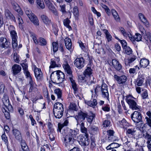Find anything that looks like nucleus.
<instances>
[{"instance_id": "f257e3e1", "label": "nucleus", "mask_w": 151, "mask_h": 151, "mask_svg": "<svg viewBox=\"0 0 151 151\" xmlns=\"http://www.w3.org/2000/svg\"><path fill=\"white\" fill-rule=\"evenodd\" d=\"M78 134L75 130L70 129L68 133L64 137V143L65 146L67 148L70 147L74 143Z\"/></svg>"}, {"instance_id": "f03ea898", "label": "nucleus", "mask_w": 151, "mask_h": 151, "mask_svg": "<svg viewBox=\"0 0 151 151\" xmlns=\"http://www.w3.org/2000/svg\"><path fill=\"white\" fill-rule=\"evenodd\" d=\"M63 67L66 72L67 74V77L70 80L71 83V86L73 89L74 91V93H78V88L77 85L75 82V81L73 78V75L72 74V71L70 68V66L68 63H66L65 64L63 65Z\"/></svg>"}, {"instance_id": "7ed1b4c3", "label": "nucleus", "mask_w": 151, "mask_h": 151, "mask_svg": "<svg viewBox=\"0 0 151 151\" xmlns=\"http://www.w3.org/2000/svg\"><path fill=\"white\" fill-rule=\"evenodd\" d=\"M107 85L105 83H103L101 86L97 85L94 89L95 93L97 94L100 92L103 97L108 98L109 97V93Z\"/></svg>"}, {"instance_id": "20e7f679", "label": "nucleus", "mask_w": 151, "mask_h": 151, "mask_svg": "<svg viewBox=\"0 0 151 151\" xmlns=\"http://www.w3.org/2000/svg\"><path fill=\"white\" fill-rule=\"evenodd\" d=\"M132 97L131 96H128L126 97V100L129 104V108L133 110H137L139 108L140 106L137 104L134 100L131 99Z\"/></svg>"}, {"instance_id": "39448f33", "label": "nucleus", "mask_w": 151, "mask_h": 151, "mask_svg": "<svg viewBox=\"0 0 151 151\" xmlns=\"http://www.w3.org/2000/svg\"><path fill=\"white\" fill-rule=\"evenodd\" d=\"M88 116V113L81 111L78 112L77 114L75 117L77 121V124L84 122V120L86 117Z\"/></svg>"}, {"instance_id": "423d86ee", "label": "nucleus", "mask_w": 151, "mask_h": 151, "mask_svg": "<svg viewBox=\"0 0 151 151\" xmlns=\"http://www.w3.org/2000/svg\"><path fill=\"white\" fill-rule=\"evenodd\" d=\"M29 34L30 37H31L35 43L36 44H38L42 45H46L47 43L46 41L43 38H40L39 41L37 39L36 35L33 32H29Z\"/></svg>"}, {"instance_id": "0eeeda50", "label": "nucleus", "mask_w": 151, "mask_h": 151, "mask_svg": "<svg viewBox=\"0 0 151 151\" xmlns=\"http://www.w3.org/2000/svg\"><path fill=\"white\" fill-rule=\"evenodd\" d=\"M131 117L132 121L136 124L139 123L142 119L141 113L138 111H134L131 114Z\"/></svg>"}, {"instance_id": "6e6552de", "label": "nucleus", "mask_w": 151, "mask_h": 151, "mask_svg": "<svg viewBox=\"0 0 151 151\" xmlns=\"http://www.w3.org/2000/svg\"><path fill=\"white\" fill-rule=\"evenodd\" d=\"M80 138L79 142L82 146H86L89 145L90 141L88 135H82L80 137Z\"/></svg>"}, {"instance_id": "1a4fd4ad", "label": "nucleus", "mask_w": 151, "mask_h": 151, "mask_svg": "<svg viewBox=\"0 0 151 151\" xmlns=\"http://www.w3.org/2000/svg\"><path fill=\"white\" fill-rule=\"evenodd\" d=\"M49 116L50 119L48 123V127H49V131H48V132L49 131L50 132V133L49 134V137L50 139L52 141L54 140L55 139V137L53 134L54 130L53 128L52 124V122L51 120L50 114H49Z\"/></svg>"}, {"instance_id": "9d476101", "label": "nucleus", "mask_w": 151, "mask_h": 151, "mask_svg": "<svg viewBox=\"0 0 151 151\" xmlns=\"http://www.w3.org/2000/svg\"><path fill=\"white\" fill-rule=\"evenodd\" d=\"M85 60L83 58H77L75 60L74 64L79 69H81L84 67Z\"/></svg>"}, {"instance_id": "9b49d317", "label": "nucleus", "mask_w": 151, "mask_h": 151, "mask_svg": "<svg viewBox=\"0 0 151 151\" xmlns=\"http://www.w3.org/2000/svg\"><path fill=\"white\" fill-rule=\"evenodd\" d=\"M10 45V42L6 38L4 37H1L0 38V47L5 48H7L9 47Z\"/></svg>"}, {"instance_id": "f8f14e48", "label": "nucleus", "mask_w": 151, "mask_h": 151, "mask_svg": "<svg viewBox=\"0 0 151 151\" xmlns=\"http://www.w3.org/2000/svg\"><path fill=\"white\" fill-rule=\"evenodd\" d=\"M114 78L119 84H124L126 82L127 80L126 76L124 75L119 76L116 75H115L114 76Z\"/></svg>"}, {"instance_id": "ddd939ff", "label": "nucleus", "mask_w": 151, "mask_h": 151, "mask_svg": "<svg viewBox=\"0 0 151 151\" xmlns=\"http://www.w3.org/2000/svg\"><path fill=\"white\" fill-rule=\"evenodd\" d=\"M58 70L52 72L50 76V79L52 82L58 84Z\"/></svg>"}, {"instance_id": "4468645a", "label": "nucleus", "mask_w": 151, "mask_h": 151, "mask_svg": "<svg viewBox=\"0 0 151 151\" xmlns=\"http://www.w3.org/2000/svg\"><path fill=\"white\" fill-rule=\"evenodd\" d=\"M144 80V76L141 74H139L137 78L134 81L135 86H141Z\"/></svg>"}, {"instance_id": "2eb2a0df", "label": "nucleus", "mask_w": 151, "mask_h": 151, "mask_svg": "<svg viewBox=\"0 0 151 151\" xmlns=\"http://www.w3.org/2000/svg\"><path fill=\"white\" fill-rule=\"evenodd\" d=\"M143 137L147 139V147L149 150L151 151V133L147 132L145 134H144Z\"/></svg>"}, {"instance_id": "dca6fc26", "label": "nucleus", "mask_w": 151, "mask_h": 151, "mask_svg": "<svg viewBox=\"0 0 151 151\" xmlns=\"http://www.w3.org/2000/svg\"><path fill=\"white\" fill-rule=\"evenodd\" d=\"M2 101L6 109H8L9 111H11L12 110V106L10 104L8 98H3Z\"/></svg>"}, {"instance_id": "f3484780", "label": "nucleus", "mask_w": 151, "mask_h": 151, "mask_svg": "<svg viewBox=\"0 0 151 151\" xmlns=\"http://www.w3.org/2000/svg\"><path fill=\"white\" fill-rule=\"evenodd\" d=\"M35 76L38 81L40 80L42 77V74L40 69L36 67L34 70Z\"/></svg>"}, {"instance_id": "a211bd4d", "label": "nucleus", "mask_w": 151, "mask_h": 151, "mask_svg": "<svg viewBox=\"0 0 151 151\" xmlns=\"http://www.w3.org/2000/svg\"><path fill=\"white\" fill-rule=\"evenodd\" d=\"M12 73L14 75H16L19 73L21 71L22 68L18 64H14L12 67Z\"/></svg>"}, {"instance_id": "6ab92c4d", "label": "nucleus", "mask_w": 151, "mask_h": 151, "mask_svg": "<svg viewBox=\"0 0 151 151\" xmlns=\"http://www.w3.org/2000/svg\"><path fill=\"white\" fill-rule=\"evenodd\" d=\"M13 133L15 138L19 141L22 139V136L19 130L16 129H13L12 130Z\"/></svg>"}, {"instance_id": "aec40b11", "label": "nucleus", "mask_w": 151, "mask_h": 151, "mask_svg": "<svg viewBox=\"0 0 151 151\" xmlns=\"http://www.w3.org/2000/svg\"><path fill=\"white\" fill-rule=\"evenodd\" d=\"M113 66L117 70H120L122 69V65L119 61L116 59H113L112 60Z\"/></svg>"}, {"instance_id": "412c9836", "label": "nucleus", "mask_w": 151, "mask_h": 151, "mask_svg": "<svg viewBox=\"0 0 151 151\" xmlns=\"http://www.w3.org/2000/svg\"><path fill=\"white\" fill-rule=\"evenodd\" d=\"M58 84L62 83L65 80V75L64 73L60 70H58Z\"/></svg>"}, {"instance_id": "4be33fe9", "label": "nucleus", "mask_w": 151, "mask_h": 151, "mask_svg": "<svg viewBox=\"0 0 151 151\" xmlns=\"http://www.w3.org/2000/svg\"><path fill=\"white\" fill-rule=\"evenodd\" d=\"M64 111L63 104L59 102H57L54 104L53 108V111Z\"/></svg>"}, {"instance_id": "5701e85b", "label": "nucleus", "mask_w": 151, "mask_h": 151, "mask_svg": "<svg viewBox=\"0 0 151 151\" xmlns=\"http://www.w3.org/2000/svg\"><path fill=\"white\" fill-rule=\"evenodd\" d=\"M4 14L6 18L11 19L14 21H15V17L9 10L5 9L4 11Z\"/></svg>"}, {"instance_id": "b1692460", "label": "nucleus", "mask_w": 151, "mask_h": 151, "mask_svg": "<svg viewBox=\"0 0 151 151\" xmlns=\"http://www.w3.org/2000/svg\"><path fill=\"white\" fill-rule=\"evenodd\" d=\"M65 46L67 49L70 50L72 48L71 41L70 39L66 38L64 39Z\"/></svg>"}, {"instance_id": "393cba45", "label": "nucleus", "mask_w": 151, "mask_h": 151, "mask_svg": "<svg viewBox=\"0 0 151 151\" xmlns=\"http://www.w3.org/2000/svg\"><path fill=\"white\" fill-rule=\"evenodd\" d=\"M138 17L140 21L146 26H148L149 23L144 15L142 14L139 13L138 14Z\"/></svg>"}, {"instance_id": "a878e982", "label": "nucleus", "mask_w": 151, "mask_h": 151, "mask_svg": "<svg viewBox=\"0 0 151 151\" xmlns=\"http://www.w3.org/2000/svg\"><path fill=\"white\" fill-rule=\"evenodd\" d=\"M21 149L19 150V151H30L28 147L24 140H21Z\"/></svg>"}, {"instance_id": "bb28decb", "label": "nucleus", "mask_w": 151, "mask_h": 151, "mask_svg": "<svg viewBox=\"0 0 151 151\" xmlns=\"http://www.w3.org/2000/svg\"><path fill=\"white\" fill-rule=\"evenodd\" d=\"M29 18L34 24L36 25H39V20L37 17L34 14L32 16H29Z\"/></svg>"}, {"instance_id": "cd10ccee", "label": "nucleus", "mask_w": 151, "mask_h": 151, "mask_svg": "<svg viewBox=\"0 0 151 151\" xmlns=\"http://www.w3.org/2000/svg\"><path fill=\"white\" fill-rule=\"evenodd\" d=\"M49 25H52V29H51L52 32L54 33V34L55 35H57V33L58 32V29L56 25L53 26L51 20H48V24Z\"/></svg>"}, {"instance_id": "c85d7f7f", "label": "nucleus", "mask_w": 151, "mask_h": 151, "mask_svg": "<svg viewBox=\"0 0 151 151\" xmlns=\"http://www.w3.org/2000/svg\"><path fill=\"white\" fill-rule=\"evenodd\" d=\"M95 116L94 114L91 112H90V114L86 118L87 122L90 124H91L93 121V119Z\"/></svg>"}, {"instance_id": "c756f323", "label": "nucleus", "mask_w": 151, "mask_h": 151, "mask_svg": "<svg viewBox=\"0 0 151 151\" xmlns=\"http://www.w3.org/2000/svg\"><path fill=\"white\" fill-rule=\"evenodd\" d=\"M149 63V60L145 58L142 59L140 62V64L141 67L146 68Z\"/></svg>"}, {"instance_id": "7c9ffc66", "label": "nucleus", "mask_w": 151, "mask_h": 151, "mask_svg": "<svg viewBox=\"0 0 151 151\" xmlns=\"http://www.w3.org/2000/svg\"><path fill=\"white\" fill-rule=\"evenodd\" d=\"M86 103L89 106L93 108H95L97 104V102L96 99H93L90 101L86 102Z\"/></svg>"}, {"instance_id": "2f4dec72", "label": "nucleus", "mask_w": 151, "mask_h": 151, "mask_svg": "<svg viewBox=\"0 0 151 151\" xmlns=\"http://www.w3.org/2000/svg\"><path fill=\"white\" fill-rule=\"evenodd\" d=\"M79 124L80 126L81 130L82 133L85 134L84 135H88L87 129L84 127V122H82L80 124H77V125Z\"/></svg>"}, {"instance_id": "473e14b6", "label": "nucleus", "mask_w": 151, "mask_h": 151, "mask_svg": "<svg viewBox=\"0 0 151 151\" xmlns=\"http://www.w3.org/2000/svg\"><path fill=\"white\" fill-rule=\"evenodd\" d=\"M111 11L115 20L117 22H119L120 19L117 12L113 9H111Z\"/></svg>"}, {"instance_id": "72a5a7b5", "label": "nucleus", "mask_w": 151, "mask_h": 151, "mask_svg": "<svg viewBox=\"0 0 151 151\" xmlns=\"http://www.w3.org/2000/svg\"><path fill=\"white\" fill-rule=\"evenodd\" d=\"M70 22V20L68 18H67L63 20V24L65 27L68 29L70 31L72 30L71 27L69 25V24Z\"/></svg>"}, {"instance_id": "f704fd0d", "label": "nucleus", "mask_w": 151, "mask_h": 151, "mask_svg": "<svg viewBox=\"0 0 151 151\" xmlns=\"http://www.w3.org/2000/svg\"><path fill=\"white\" fill-rule=\"evenodd\" d=\"M64 111H53L54 115L57 118H61L63 115Z\"/></svg>"}, {"instance_id": "c9c22d12", "label": "nucleus", "mask_w": 151, "mask_h": 151, "mask_svg": "<svg viewBox=\"0 0 151 151\" xmlns=\"http://www.w3.org/2000/svg\"><path fill=\"white\" fill-rule=\"evenodd\" d=\"M49 4L48 8L55 15L57 14V11L53 6L52 5V3L48 0V4Z\"/></svg>"}, {"instance_id": "e433bc0d", "label": "nucleus", "mask_w": 151, "mask_h": 151, "mask_svg": "<svg viewBox=\"0 0 151 151\" xmlns=\"http://www.w3.org/2000/svg\"><path fill=\"white\" fill-rule=\"evenodd\" d=\"M49 4L48 8L55 15L57 14V11L53 6L52 5V3L48 0V4Z\"/></svg>"}, {"instance_id": "4c0bfd02", "label": "nucleus", "mask_w": 151, "mask_h": 151, "mask_svg": "<svg viewBox=\"0 0 151 151\" xmlns=\"http://www.w3.org/2000/svg\"><path fill=\"white\" fill-rule=\"evenodd\" d=\"M103 31L104 33L105 34L106 38L108 42H110L111 41L112 37L109 32L107 29H104Z\"/></svg>"}, {"instance_id": "58836bf2", "label": "nucleus", "mask_w": 151, "mask_h": 151, "mask_svg": "<svg viewBox=\"0 0 151 151\" xmlns=\"http://www.w3.org/2000/svg\"><path fill=\"white\" fill-rule=\"evenodd\" d=\"M92 70L90 67H88L83 72L84 75L90 76L92 74Z\"/></svg>"}, {"instance_id": "ea45409f", "label": "nucleus", "mask_w": 151, "mask_h": 151, "mask_svg": "<svg viewBox=\"0 0 151 151\" xmlns=\"http://www.w3.org/2000/svg\"><path fill=\"white\" fill-rule=\"evenodd\" d=\"M86 76L83 74V75H79L78 77L79 82L81 83L85 82L86 81Z\"/></svg>"}, {"instance_id": "a19ab883", "label": "nucleus", "mask_w": 151, "mask_h": 151, "mask_svg": "<svg viewBox=\"0 0 151 151\" xmlns=\"http://www.w3.org/2000/svg\"><path fill=\"white\" fill-rule=\"evenodd\" d=\"M55 92L57 95L58 99L61 98L62 96V92L60 89L58 88L55 89Z\"/></svg>"}, {"instance_id": "79ce46f5", "label": "nucleus", "mask_w": 151, "mask_h": 151, "mask_svg": "<svg viewBox=\"0 0 151 151\" xmlns=\"http://www.w3.org/2000/svg\"><path fill=\"white\" fill-rule=\"evenodd\" d=\"M50 64L51 65L49 67V72L50 71V68H54L55 67H58L59 66L58 65H57V64H56L54 60H53V59H52L51 60Z\"/></svg>"}, {"instance_id": "37998d69", "label": "nucleus", "mask_w": 151, "mask_h": 151, "mask_svg": "<svg viewBox=\"0 0 151 151\" xmlns=\"http://www.w3.org/2000/svg\"><path fill=\"white\" fill-rule=\"evenodd\" d=\"M142 38L141 35L139 33H136L134 37V39L137 41L141 40Z\"/></svg>"}, {"instance_id": "c03bdc74", "label": "nucleus", "mask_w": 151, "mask_h": 151, "mask_svg": "<svg viewBox=\"0 0 151 151\" xmlns=\"http://www.w3.org/2000/svg\"><path fill=\"white\" fill-rule=\"evenodd\" d=\"M73 13L74 16L76 17H78L79 14V12L78 8L76 6L73 9Z\"/></svg>"}, {"instance_id": "a18cd8bd", "label": "nucleus", "mask_w": 151, "mask_h": 151, "mask_svg": "<svg viewBox=\"0 0 151 151\" xmlns=\"http://www.w3.org/2000/svg\"><path fill=\"white\" fill-rule=\"evenodd\" d=\"M120 124L122 125L124 128H127V126H128V124L126 120L123 119L120 122Z\"/></svg>"}, {"instance_id": "49530a36", "label": "nucleus", "mask_w": 151, "mask_h": 151, "mask_svg": "<svg viewBox=\"0 0 151 151\" xmlns=\"http://www.w3.org/2000/svg\"><path fill=\"white\" fill-rule=\"evenodd\" d=\"M145 35H144V38L147 41L149 39L151 43V33L149 32H147V33H145Z\"/></svg>"}, {"instance_id": "de8ad7c7", "label": "nucleus", "mask_w": 151, "mask_h": 151, "mask_svg": "<svg viewBox=\"0 0 151 151\" xmlns=\"http://www.w3.org/2000/svg\"><path fill=\"white\" fill-rule=\"evenodd\" d=\"M29 84L30 86L29 91L31 92L33 90L34 86V82L32 78L31 79L29 78Z\"/></svg>"}, {"instance_id": "09e8293b", "label": "nucleus", "mask_w": 151, "mask_h": 151, "mask_svg": "<svg viewBox=\"0 0 151 151\" xmlns=\"http://www.w3.org/2000/svg\"><path fill=\"white\" fill-rule=\"evenodd\" d=\"M37 3L38 5L42 9L45 7L44 2L42 0H36Z\"/></svg>"}, {"instance_id": "8fccbe9b", "label": "nucleus", "mask_w": 151, "mask_h": 151, "mask_svg": "<svg viewBox=\"0 0 151 151\" xmlns=\"http://www.w3.org/2000/svg\"><path fill=\"white\" fill-rule=\"evenodd\" d=\"M69 108L70 109L76 111H77L78 110L76 106L75 103H70L69 106Z\"/></svg>"}, {"instance_id": "3c124183", "label": "nucleus", "mask_w": 151, "mask_h": 151, "mask_svg": "<svg viewBox=\"0 0 151 151\" xmlns=\"http://www.w3.org/2000/svg\"><path fill=\"white\" fill-rule=\"evenodd\" d=\"M135 132V131L134 130V129H129L126 132V134H127L133 135L134 134Z\"/></svg>"}, {"instance_id": "603ef678", "label": "nucleus", "mask_w": 151, "mask_h": 151, "mask_svg": "<svg viewBox=\"0 0 151 151\" xmlns=\"http://www.w3.org/2000/svg\"><path fill=\"white\" fill-rule=\"evenodd\" d=\"M14 8L19 14L20 15L23 14V12L19 8L18 4L17 5V6H16L14 7Z\"/></svg>"}, {"instance_id": "864d4df0", "label": "nucleus", "mask_w": 151, "mask_h": 151, "mask_svg": "<svg viewBox=\"0 0 151 151\" xmlns=\"http://www.w3.org/2000/svg\"><path fill=\"white\" fill-rule=\"evenodd\" d=\"M4 107V109L3 110V112L4 113V116L7 119H9L10 118V114L9 112L6 110V109Z\"/></svg>"}, {"instance_id": "5fc2aeb1", "label": "nucleus", "mask_w": 151, "mask_h": 151, "mask_svg": "<svg viewBox=\"0 0 151 151\" xmlns=\"http://www.w3.org/2000/svg\"><path fill=\"white\" fill-rule=\"evenodd\" d=\"M110 121L108 120H105L104 121L103 123V125L104 127H109L110 124Z\"/></svg>"}, {"instance_id": "6e6d98bb", "label": "nucleus", "mask_w": 151, "mask_h": 151, "mask_svg": "<svg viewBox=\"0 0 151 151\" xmlns=\"http://www.w3.org/2000/svg\"><path fill=\"white\" fill-rule=\"evenodd\" d=\"M91 147L92 149L96 147L95 139H91Z\"/></svg>"}, {"instance_id": "4d7b16f0", "label": "nucleus", "mask_w": 151, "mask_h": 151, "mask_svg": "<svg viewBox=\"0 0 151 151\" xmlns=\"http://www.w3.org/2000/svg\"><path fill=\"white\" fill-rule=\"evenodd\" d=\"M135 60V58H132L130 59H128L125 62V64H127L129 65H130V64L132 63Z\"/></svg>"}, {"instance_id": "13d9d810", "label": "nucleus", "mask_w": 151, "mask_h": 151, "mask_svg": "<svg viewBox=\"0 0 151 151\" xmlns=\"http://www.w3.org/2000/svg\"><path fill=\"white\" fill-rule=\"evenodd\" d=\"M10 34L12 39H17V34L15 31L10 32Z\"/></svg>"}, {"instance_id": "bf43d9fd", "label": "nucleus", "mask_w": 151, "mask_h": 151, "mask_svg": "<svg viewBox=\"0 0 151 151\" xmlns=\"http://www.w3.org/2000/svg\"><path fill=\"white\" fill-rule=\"evenodd\" d=\"M91 10L92 12L94 14H96L98 17H100L101 16V13L99 12H98L94 7H91Z\"/></svg>"}, {"instance_id": "052dcab7", "label": "nucleus", "mask_w": 151, "mask_h": 151, "mask_svg": "<svg viewBox=\"0 0 151 151\" xmlns=\"http://www.w3.org/2000/svg\"><path fill=\"white\" fill-rule=\"evenodd\" d=\"M14 59L15 62L19 63V58L17 53H14Z\"/></svg>"}, {"instance_id": "680f3d73", "label": "nucleus", "mask_w": 151, "mask_h": 151, "mask_svg": "<svg viewBox=\"0 0 151 151\" xmlns=\"http://www.w3.org/2000/svg\"><path fill=\"white\" fill-rule=\"evenodd\" d=\"M125 52L128 55H129L132 53V50L129 47H126L125 48Z\"/></svg>"}, {"instance_id": "e2e57ef3", "label": "nucleus", "mask_w": 151, "mask_h": 151, "mask_svg": "<svg viewBox=\"0 0 151 151\" xmlns=\"http://www.w3.org/2000/svg\"><path fill=\"white\" fill-rule=\"evenodd\" d=\"M25 11L26 14L27 15L29 18V16H32L33 14L32 13L31 11L29 9L27 8L25 9Z\"/></svg>"}, {"instance_id": "0e129e2a", "label": "nucleus", "mask_w": 151, "mask_h": 151, "mask_svg": "<svg viewBox=\"0 0 151 151\" xmlns=\"http://www.w3.org/2000/svg\"><path fill=\"white\" fill-rule=\"evenodd\" d=\"M65 5L64 4L62 5H60V11H61L63 14H65L66 13V11L65 10Z\"/></svg>"}, {"instance_id": "69168bd1", "label": "nucleus", "mask_w": 151, "mask_h": 151, "mask_svg": "<svg viewBox=\"0 0 151 151\" xmlns=\"http://www.w3.org/2000/svg\"><path fill=\"white\" fill-rule=\"evenodd\" d=\"M41 17L44 23L47 24V16L46 15L43 14L41 16Z\"/></svg>"}, {"instance_id": "338daca9", "label": "nucleus", "mask_w": 151, "mask_h": 151, "mask_svg": "<svg viewBox=\"0 0 151 151\" xmlns=\"http://www.w3.org/2000/svg\"><path fill=\"white\" fill-rule=\"evenodd\" d=\"M104 9L106 12L108 16H110L111 14V11L109 8L106 6H104Z\"/></svg>"}, {"instance_id": "774afa93", "label": "nucleus", "mask_w": 151, "mask_h": 151, "mask_svg": "<svg viewBox=\"0 0 151 151\" xmlns=\"http://www.w3.org/2000/svg\"><path fill=\"white\" fill-rule=\"evenodd\" d=\"M120 31L124 36L127 37V35H128L129 37H130V36H129V34H127L126 33L125 30L124 29V28L121 27L120 29Z\"/></svg>"}]
</instances>
